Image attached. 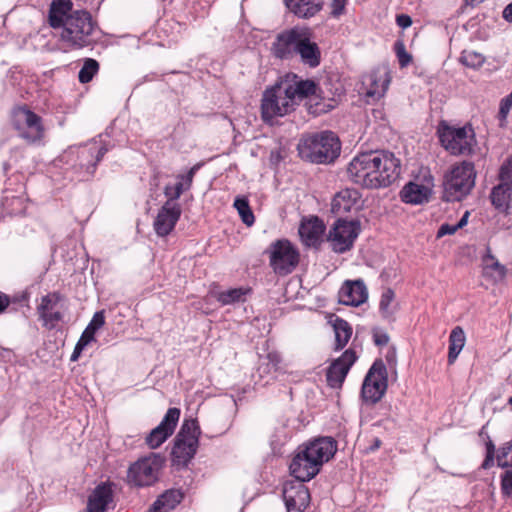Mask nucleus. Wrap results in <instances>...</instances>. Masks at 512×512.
I'll use <instances>...</instances> for the list:
<instances>
[{
	"label": "nucleus",
	"mask_w": 512,
	"mask_h": 512,
	"mask_svg": "<svg viewBox=\"0 0 512 512\" xmlns=\"http://www.w3.org/2000/svg\"><path fill=\"white\" fill-rule=\"evenodd\" d=\"M400 174V161L387 151H369L356 155L347 167L348 178L369 189L387 187Z\"/></svg>",
	"instance_id": "nucleus-1"
},
{
	"label": "nucleus",
	"mask_w": 512,
	"mask_h": 512,
	"mask_svg": "<svg viewBox=\"0 0 512 512\" xmlns=\"http://www.w3.org/2000/svg\"><path fill=\"white\" fill-rule=\"evenodd\" d=\"M49 24L61 28V40L72 49L92 44L96 32V23L85 10H73L71 0H53L49 9Z\"/></svg>",
	"instance_id": "nucleus-2"
},
{
	"label": "nucleus",
	"mask_w": 512,
	"mask_h": 512,
	"mask_svg": "<svg viewBox=\"0 0 512 512\" xmlns=\"http://www.w3.org/2000/svg\"><path fill=\"white\" fill-rule=\"evenodd\" d=\"M318 85L312 80H303L296 74H288L263 94L261 103L262 118L265 122L282 117L294 110L304 98L316 97Z\"/></svg>",
	"instance_id": "nucleus-3"
},
{
	"label": "nucleus",
	"mask_w": 512,
	"mask_h": 512,
	"mask_svg": "<svg viewBox=\"0 0 512 512\" xmlns=\"http://www.w3.org/2000/svg\"><path fill=\"white\" fill-rule=\"evenodd\" d=\"M271 52L280 60L299 56L300 61L310 68H316L321 63V50L312 40L310 30L305 27L295 26L278 33Z\"/></svg>",
	"instance_id": "nucleus-4"
},
{
	"label": "nucleus",
	"mask_w": 512,
	"mask_h": 512,
	"mask_svg": "<svg viewBox=\"0 0 512 512\" xmlns=\"http://www.w3.org/2000/svg\"><path fill=\"white\" fill-rule=\"evenodd\" d=\"M299 156L316 164L332 163L341 151V144L335 133L322 131L304 136L297 145Z\"/></svg>",
	"instance_id": "nucleus-5"
},
{
	"label": "nucleus",
	"mask_w": 512,
	"mask_h": 512,
	"mask_svg": "<svg viewBox=\"0 0 512 512\" xmlns=\"http://www.w3.org/2000/svg\"><path fill=\"white\" fill-rule=\"evenodd\" d=\"M475 178L476 171L472 162L455 164L444 176L443 198L449 202L460 201L474 187Z\"/></svg>",
	"instance_id": "nucleus-6"
},
{
	"label": "nucleus",
	"mask_w": 512,
	"mask_h": 512,
	"mask_svg": "<svg viewBox=\"0 0 512 512\" xmlns=\"http://www.w3.org/2000/svg\"><path fill=\"white\" fill-rule=\"evenodd\" d=\"M438 136L443 148L452 155H470L477 143L474 129L470 124L459 127L441 122Z\"/></svg>",
	"instance_id": "nucleus-7"
},
{
	"label": "nucleus",
	"mask_w": 512,
	"mask_h": 512,
	"mask_svg": "<svg viewBox=\"0 0 512 512\" xmlns=\"http://www.w3.org/2000/svg\"><path fill=\"white\" fill-rule=\"evenodd\" d=\"M269 258V266L279 276L292 273L300 262L297 247L287 239L273 241L264 252Z\"/></svg>",
	"instance_id": "nucleus-8"
},
{
	"label": "nucleus",
	"mask_w": 512,
	"mask_h": 512,
	"mask_svg": "<svg viewBox=\"0 0 512 512\" xmlns=\"http://www.w3.org/2000/svg\"><path fill=\"white\" fill-rule=\"evenodd\" d=\"M200 427L196 419L185 420L175 437L172 455L178 463L186 464L192 459L198 448Z\"/></svg>",
	"instance_id": "nucleus-9"
},
{
	"label": "nucleus",
	"mask_w": 512,
	"mask_h": 512,
	"mask_svg": "<svg viewBox=\"0 0 512 512\" xmlns=\"http://www.w3.org/2000/svg\"><path fill=\"white\" fill-rule=\"evenodd\" d=\"M12 124L19 137L28 143H36L44 137V127L39 115L27 107H17L12 112Z\"/></svg>",
	"instance_id": "nucleus-10"
},
{
	"label": "nucleus",
	"mask_w": 512,
	"mask_h": 512,
	"mask_svg": "<svg viewBox=\"0 0 512 512\" xmlns=\"http://www.w3.org/2000/svg\"><path fill=\"white\" fill-rule=\"evenodd\" d=\"M163 465V459L156 454L139 459L128 469V483L136 487L153 485L158 480V474Z\"/></svg>",
	"instance_id": "nucleus-11"
},
{
	"label": "nucleus",
	"mask_w": 512,
	"mask_h": 512,
	"mask_svg": "<svg viewBox=\"0 0 512 512\" xmlns=\"http://www.w3.org/2000/svg\"><path fill=\"white\" fill-rule=\"evenodd\" d=\"M387 389V369L381 359L370 367L362 384L361 395L365 402L375 404L381 400Z\"/></svg>",
	"instance_id": "nucleus-12"
},
{
	"label": "nucleus",
	"mask_w": 512,
	"mask_h": 512,
	"mask_svg": "<svg viewBox=\"0 0 512 512\" xmlns=\"http://www.w3.org/2000/svg\"><path fill=\"white\" fill-rule=\"evenodd\" d=\"M360 194L355 189H344L338 192L331 202V213L335 220L332 224H360V221L349 217L356 210Z\"/></svg>",
	"instance_id": "nucleus-13"
},
{
	"label": "nucleus",
	"mask_w": 512,
	"mask_h": 512,
	"mask_svg": "<svg viewBox=\"0 0 512 512\" xmlns=\"http://www.w3.org/2000/svg\"><path fill=\"white\" fill-rule=\"evenodd\" d=\"M179 417L180 409L169 408L160 424L146 437V444L152 449L160 447L173 434Z\"/></svg>",
	"instance_id": "nucleus-14"
},
{
	"label": "nucleus",
	"mask_w": 512,
	"mask_h": 512,
	"mask_svg": "<svg viewBox=\"0 0 512 512\" xmlns=\"http://www.w3.org/2000/svg\"><path fill=\"white\" fill-rule=\"evenodd\" d=\"M289 469L291 475L301 483L310 481L320 472L319 462L312 459L302 445L298 447Z\"/></svg>",
	"instance_id": "nucleus-15"
},
{
	"label": "nucleus",
	"mask_w": 512,
	"mask_h": 512,
	"mask_svg": "<svg viewBox=\"0 0 512 512\" xmlns=\"http://www.w3.org/2000/svg\"><path fill=\"white\" fill-rule=\"evenodd\" d=\"M361 232V226H332L326 240L335 253H345L352 249Z\"/></svg>",
	"instance_id": "nucleus-16"
},
{
	"label": "nucleus",
	"mask_w": 512,
	"mask_h": 512,
	"mask_svg": "<svg viewBox=\"0 0 512 512\" xmlns=\"http://www.w3.org/2000/svg\"><path fill=\"white\" fill-rule=\"evenodd\" d=\"M357 360L354 350L347 349L327 369L326 380L331 388H340L352 365Z\"/></svg>",
	"instance_id": "nucleus-17"
},
{
	"label": "nucleus",
	"mask_w": 512,
	"mask_h": 512,
	"mask_svg": "<svg viewBox=\"0 0 512 512\" xmlns=\"http://www.w3.org/2000/svg\"><path fill=\"white\" fill-rule=\"evenodd\" d=\"M312 459L319 462V468L328 462L337 451V442L332 437H318L302 445Z\"/></svg>",
	"instance_id": "nucleus-18"
},
{
	"label": "nucleus",
	"mask_w": 512,
	"mask_h": 512,
	"mask_svg": "<svg viewBox=\"0 0 512 512\" xmlns=\"http://www.w3.org/2000/svg\"><path fill=\"white\" fill-rule=\"evenodd\" d=\"M61 300V295L57 292L49 293L41 298V302L37 307V313L43 325L52 329L56 323L62 319V314L55 311V307Z\"/></svg>",
	"instance_id": "nucleus-19"
},
{
	"label": "nucleus",
	"mask_w": 512,
	"mask_h": 512,
	"mask_svg": "<svg viewBox=\"0 0 512 512\" xmlns=\"http://www.w3.org/2000/svg\"><path fill=\"white\" fill-rule=\"evenodd\" d=\"M283 498L287 512H303L309 504L310 493L308 488L300 483L297 486H285Z\"/></svg>",
	"instance_id": "nucleus-20"
},
{
	"label": "nucleus",
	"mask_w": 512,
	"mask_h": 512,
	"mask_svg": "<svg viewBox=\"0 0 512 512\" xmlns=\"http://www.w3.org/2000/svg\"><path fill=\"white\" fill-rule=\"evenodd\" d=\"M367 298V288L362 280L346 281L339 291V300L344 305L359 306Z\"/></svg>",
	"instance_id": "nucleus-21"
},
{
	"label": "nucleus",
	"mask_w": 512,
	"mask_h": 512,
	"mask_svg": "<svg viewBox=\"0 0 512 512\" xmlns=\"http://www.w3.org/2000/svg\"><path fill=\"white\" fill-rule=\"evenodd\" d=\"M389 83L390 78L388 72L385 69L382 71H373L363 80V84L367 86V97L374 99H380L385 95Z\"/></svg>",
	"instance_id": "nucleus-22"
},
{
	"label": "nucleus",
	"mask_w": 512,
	"mask_h": 512,
	"mask_svg": "<svg viewBox=\"0 0 512 512\" xmlns=\"http://www.w3.org/2000/svg\"><path fill=\"white\" fill-rule=\"evenodd\" d=\"M107 152L108 148L106 146H101L100 148L95 145L83 147L78 151L79 166L85 168L89 175H93L97 164Z\"/></svg>",
	"instance_id": "nucleus-23"
},
{
	"label": "nucleus",
	"mask_w": 512,
	"mask_h": 512,
	"mask_svg": "<svg viewBox=\"0 0 512 512\" xmlns=\"http://www.w3.org/2000/svg\"><path fill=\"white\" fill-rule=\"evenodd\" d=\"M113 499L111 486L106 483L99 484L89 496L87 512H105Z\"/></svg>",
	"instance_id": "nucleus-24"
},
{
	"label": "nucleus",
	"mask_w": 512,
	"mask_h": 512,
	"mask_svg": "<svg viewBox=\"0 0 512 512\" xmlns=\"http://www.w3.org/2000/svg\"><path fill=\"white\" fill-rule=\"evenodd\" d=\"M284 3L291 13L301 19L315 16L323 6V0H284Z\"/></svg>",
	"instance_id": "nucleus-25"
},
{
	"label": "nucleus",
	"mask_w": 512,
	"mask_h": 512,
	"mask_svg": "<svg viewBox=\"0 0 512 512\" xmlns=\"http://www.w3.org/2000/svg\"><path fill=\"white\" fill-rule=\"evenodd\" d=\"M326 226H299L298 235L305 248L319 249L325 240Z\"/></svg>",
	"instance_id": "nucleus-26"
},
{
	"label": "nucleus",
	"mask_w": 512,
	"mask_h": 512,
	"mask_svg": "<svg viewBox=\"0 0 512 512\" xmlns=\"http://www.w3.org/2000/svg\"><path fill=\"white\" fill-rule=\"evenodd\" d=\"M251 293L247 287L230 288L227 290H212L211 296L222 306L244 303L246 297Z\"/></svg>",
	"instance_id": "nucleus-27"
},
{
	"label": "nucleus",
	"mask_w": 512,
	"mask_h": 512,
	"mask_svg": "<svg viewBox=\"0 0 512 512\" xmlns=\"http://www.w3.org/2000/svg\"><path fill=\"white\" fill-rule=\"evenodd\" d=\"M482 264L485 277H490L494 282L505 278L507 269L495 258L489 246L486 247V254L482 257Z\"/></svg>",
	"instance_id": "nucleus-28"
},
{
	"label": "nucleus",
	"mask_w": 512,
	"mask_h": 512,
	"mask_svg": "<svg viewBox=\"0 0 512 512\" xmlns=\"http://www.w3.org/2000/svg\"><path fill=\"white\" fill-rule=\"evenodd\" d=\"M490 198L493 206L497 210L507 212L509 204L512 201V184L500 181V183L492 189Z\"/></svg>",
	"instance_id": "nucleus-29"
},
{
	"label": "nucleus",
	"mask_w": 512,
	"mask_h": 512,
	"mask_svg": "<svg viewBox=\"0 0 512 512\" xmlns=\"http://www.w3.org/2000/svg\"><path fill=\"white\" fill-rule=\"evenodd\" d=\"M429 189L424 185L410 182L401 191V198L405 203L421 204L428 200Z\"/></svg>",
	"instance_id": "nucleus-30"
},
{
	"label": "nucleus",
	"mask_w": 512,
	"mask_h": 512,
	"mask_svg": "<svg viewBox=\"0 0 512 512\" xmlns=\"http://www.w3.org/2000/svg\"><path fill=\"white\" fill-rule=\"evenodd\" d=\"M465 342L466 336L464 330L460 326H456L449 336L448 363L450 365L456 361L465 345Z\"/></svg>",
	"instance_id": "nucleus-31"
},
{
	"label": "nucleus",
	"mask_w": 512,
	"mask_h": 512,
	"mask_svg": "<svg viewBox=\"0 0 512 512\" xmlns=\"http://www.w3.org/2000/svg\"><path fill=\"white\" fill-rule=\"evenodd\" d=\"M181 215V207L177 201L167 200L158 213L154 224H176Z\"/></svg>",
	"instance_id": "nucleus-32"
},
{
	"label": "nucleus",
	"mask_w": 512,
	"mask_h": 512,
	"mask_svg": "<svg viewBox=\"0 0 512 512\" xmlns=\"http://www.w3.org/2000/svg\"><path fill=\"white\" fill-rule=\"evenodd\" d=\"M333 329L335 333V349L340 350L348 343L352 335V327L350 324L337 317L333 322Z\"/></svg>",
	"instance_id": "nucleus-33"
},
{
	"label": "nucleus",
	"mask_w": 512,
	"mask_h": 512,
	"mask_svg": "<svg viewBox=\"0 0 512 512\" xmlns=\"http://www.w3.org/2000/svg\"><path fill=\"white\" fill-rule=\"evenodd\" d=\"M182 494L178 490H168L160 495L154 502L155 509L162 508L165 512H170L182 500Z\"/></svg>",
	"instance_id": "nucleus-34"
},
{
	"label": "nucleus",
	"mask_w": 512,
	"mask_h": 512,
	"mask_svg": "<svg viewBox=\"0 0 512 512\" xmlns=\"http://www.w3.org/2000/svg\"><path fill=\"white\" fill-rule=\"evenodd\" d=\"M105 324V317L103 311H98L94 314L88 326L83 331L80 340L89 344L90 342L95 340V333L98 329H100Z\"/></svg>",
	"instance_id": "nucleus-35"
},
{
	"label": "nucleus",
	"mask_w": 512,
	"mask_h": 512,
	"mask_svg": "<svg viewBox=\"0 0 512 512\" xmlns=\"http://www.w3.org/2000/svg\"><path fill=\"white\" fill-rule=\"evenodd\" d=\"M98 70L99 63L95 59L87 58L79 71V81L83 84L90 82L93 79L94 75L98 72Z\"/></svg>",
	"instance_id": "nucleus-36"
},
{
	"label": "nucleus",
	"mask_w": 512,
	"mask_h": 512,
	"mask_svg": "<svg viewBox=\"0 0 512 512\" xmlns=\"http://www.w3.org/2000/svg\"><path fill=\"white\" fill-rule=\"evenodd\" d=\"M234 207L238 211V214L240 215L243 224L254 223V214L246 198L237 197L234 201Z\"/></svg>",
	"instance_id": "nucleus-37"
},
{
	"label": "nucleus",
	"mask_w": 512,
	"mask_h": 512,
	"mask_svg": "<svg viewBox=\"0 0 512 512\" xmlns=\"http://www.w3.org/2000/svg\"><path fill=\"white\" fill-rule=\"evenodd\" d=\"M484 61L485 57L476 51L464 50L460 56L463 65L474 69L481 67Z\"/></svg>",
	"instance_id": "nucleus-38"
},
{
	"label": "nucleus",
	"mask_w": 512,
	"mask_h": 512,
	"mask_svg": "<svg viewBox=\"0 0 512 512\" xmlns=\"http://www.w3.org/2000/svg\"><path fill=\"white\" fill-rule=\"evenodd\" d=\"M395 293L392 289L387 288L382 292L379 309L384 317H390L393 314L391 304L394 301Z\"/></svg>",
	"instance_id": "nucleus-39"
},
{
	"label": "nucleus",
	"mask_w": 512,
	"mask_h": 512,
	"mask_svg": "<svg viewBox=\"0 0 512 512\" xmlns=\"http://www.w3.org/2000/svg\"><path fill=\"white\" fill-rule=\"evenodd\" d=\"M497 464L501 468L512 467V441L504 445L497 454Z\"/></svg>",
	"instance_id": "nucleus-40"
},
{
	"label": "nucleus",
	"mask_w": 512,
	"mask_h": 512,
	"mask_svg": "<svg viewBox=\"0 0 512 512\" xmlns=\"http://www.w3.org/2000/svg\"><path fill=\"white\" fill-rule=\"evenodd\" d=\"M186 189L187 188H185L184 183L182 181H178L174 185H167L164 189V193L168 200L173 199V201H176Z\"/></svg>",
	"instance_id": "nucleus-41"
},
{
	"label": "nucleus",
	"mask_w": 512,
	"mask_h": 512,
	"mask_svg": "<svg viewBox=\"0 0 512 512\" xmlns=\"http://www.w3.org/2000/svg\"><path fill=\"white\" fill-rule=\"evenodd\" d=\"M501 490L504 496L512 497V467L501 477Z\"/></svg>",
	"instance_id": "nucleus-42"
},
{
	"label": "nucleus",
	"mask_w": 512,
	"mask_h": 512,
	"mask_svg": "<svg viewBox=\"0 0 512 512\" xmlns=\"http://www.w3.org/2000/svg\"><path fill=\"white\" fill-rule=\"evenodd\" d=\"M499 180L512 184V156L502 164L499 172Z\"/></svg>",
	"instance_id": "nucleus-43"
},
{
	"label": "nucleus",
	"mask_w": 512,
	"mask_h": 512,
	"mask_svg": "<svg viewBox=\"0 0 512 512\" xmlns=\"http://www.w3.org/2000/svg\"><path fill=\"white\" fill-rule=\"evenodd\" d=\"M511 108H512V102L508 101L504 97L500 102V108H499V119L501 122L506 121Z\"/></svg>",
	"instance_id": "nucleus-44"
},
{
	"label": "nucleus",
	"mask_w": 512,
	"mask_h": 512,
	"mask_svg": "<svg viewBox=\"0 0 512 512\" xmlns=\"http://www.w3.org/2000/svg\"><path fill=\"white\" fill-rule=\"evenodd\" d=\"M346 2H347V0H332V3H331L332 16L339 17L340 15H342L345 10Z\"/></svg>",
	"instance_id": "nucleus-45"
},
{
	"label": "nucleus",
	"mask_w": 512,
	"mask_h": 512,
	"mask_svg": "<svg viewBox=\"0 0 512 512\" xmlns=\"http://www.w3.org/2000/svg\"><path fill=\"white\" fill-rule=\"evenodd\" d=\"M199 168V165H195L193 166L186 175H181L179 176V181H182L184 183V186L185 188L189 189L191 184H192V181H193V177L196 173V171L198 170Z\"/></svg>",
	"instance_id": "nucleus-46"
},
{
	"label": "nucleus",
	"mask_w": 512,
	"mask_h": 512,
	"mask_svg": "<svg viewBox=\"0 0 512 512\" xmlns=\"http://www.w3.org/2000/svg\"><path fill=\"white\" fill-rule=\"evenodd\" d=\"M373 339L377 346H384L389 342L388 334L377 330L373 332Z\"/></svg>",
	"instance_id": "nucleus-47"
},
{
	"label": "nucleus",
	"mask_w": 512,
	"mask_h": 512,
	"mask_svg": "<svg viewBox=\"0 0 512 512\" xmlns=\"http://www.w3.org/2000/svg\"><path fill=\"white\" fill-rule=\"evenodd\" d=\"M463 226H440V229L437 232L436 237L441 238L445 235H453L459 228Z\"/></svg>",
	"instance_id": "nucleus-48"
},
{
	"label": "nucleus",
	"mask_w": 512,
	"mask_h": 512,
	"mask_svg": "<svg viewBox=\"0 0 512 512\" xmlns=\"http://www.w3.org/2000/svg\"><path fill=\"white\" fill-rule=\"evenodd\" d=\"M396 23L399 27L406 29L412 25V19L407 14H400L396 17Z\"/></svg>",
	"instance_id": "nucleus-49"
},
{
	"label": "nucleus",
	"mask_w": 512,
	"mask_h": 512,
	"mask_svg": "<svg viewBox=\"0 0 512 512\" xmlns=\"http://www.w3.org/2000/svg\"><path fill=\"white\" fill-rule=\"evenodd\" d=\"M397 56L399 58V63L401 66H406L411 61V56L408 53H406L402 45L399 49H397Z\"/></svg>",
	"instance_id": "nucleus-50"
},
{
	"label": "nucleus",
	"mask_w": 512,
	"mask_h": 512,
	"mask_svg": "<svg viewBox=\"0 0 512 512\" xmlns=\"http://www.w3.org/2000/svg\"><path fill=\"white\" fill-rule=\"evenodd\" d=\"M88 344H86L85 342H83L82 340H78L75 348H74V351L71 355V361H76L78 360V358L80 357L81 355V352L83 351V349L87 346Z\"/></svg>",
	"instance_id": "nucleus-51"
},
{
	"label": "nucleus",
	"mask_w": 512,
	"mask_h": 512,
	"mask_svg": "<svg viewBox=\"0 0 512 512\" xmlns=\"http://www.w3.org/2000/svg\"><path fill=\"white\" fill-rule=\"evenodd\" d=\"M174 226H153L155 235L157 237H165L169 235Z\"/></svg>",
	"instance_id": "nucleus-52"
},
{
	"label": "nucleus",
	"mask_w": 512,
	"mask_h": 512,
	"mask_svg": "<svg viewBox=\"0 0 512 512\" xmlns=\"http://www.w3.org/2000/svg\"><path fill=\"white\" fill-rule=\"evenodd\" d=\"M267 359L269 360V363L266 366L267 367L271 366V368L276 371L278 369V363L280 361L278 354L269 353L267 356Z\"/></svg>",
	"instance_id": "nucleus-53"
},
{
	"label": "nucleus",
	"mask_w": 512,
	"mask_h": 512,
	"mask_svg": "<svg viewBox=\"0 0 512 512\" xmlns=\"http://www.w3.org/2000/svg\"><path fill=\"white\" fill-rule=\"evenodd\" d=\"M9 304L10 298L6 294L0 292V314L5 311Z\"/></svg>",
	"instance_id": "nucleus-54"
},
{
	"label": "nucleus",
	"mask_w": 512,
	"mask_h": 512,
	"mask_svg": "<svg viewBox=\"0 0 512 512\" xmlns=\"http://www.w3.org/2000/svg\"><path fill=\"white\" fill-rule=\"evenodd\" d=\"M503 18L508 22H512V2L504 8Z\"/></svg>",
	"instance_id": "nucleus-55"
},
{
	"label": "nucleus",
	"mask_w": 512,
	"mask_h": 512,
	"mask_svg": "<svg viewBox=\"0 0 512 512\" xmlns=\"http://www.w3.org/2000/svg\"><path fill=\"white\" fill-rule=\"evenodd\" d=\"M299 224H323V221L320 220L317 216H312L308 220H306L305 218L301 219Z\"/></svg>",
	"instance_id": "nucleus-56"
},
{
	"label": "nucleus",
	"mask_w": 512,
	"mask_h": 512,
	"mask_svg": "<svg viewBox=\"0 0 512 512\" xmlns=\"http://www.w3.org/2000/svg\"><path fill=\"white\" fill-rule=\"evenodd\" d=\"M495 455L486 454V457L482 463V468L488 469L493 465Z\"/></svg>",
	"instance_id": "nucleus-57"
},
{
	"label": "nucleus",
	"mask_w": 512,
	"mask_h": 512,
	"mask_svg": "<svg viewBox=\"0 0 512 512\" xmlns=\"http://www.w3.org/2000/svg\"><path fill=\"white\" fill-rule=\"evenodd\" d=\"M486 454L495 455V445L491 440L486 443Z\"/></svg>",
	"instance_id": "nucleus-58"
},
{
	"label": "nucleus",
	"mask_w": 512,
	"mask_h": 512,
	"mask_svg": "<svg viewBox=\"0 0 512 512\" xmlns=\"http://www.w3.org/2000/svg\"><path fill=\"white\" fill-rule=\"evenodd\" d=\"M468 217H469V212L466 211L463 216L460 218V220L456 223V224H459V225H464V224H467L468 222Z\"/></svg>",
	"instance_id": "nucleus-59"
},
{
	"label": "nucleus",
	"mask_w": 512,
	"mask_h": 512,
	"mask_svg": "<svg viewBox=\"0 0 512 512\" xmlns=\"http://www.w3.org/2000/svg\"><path fill=\"white\" fill-rule=\"evenodd\" d=\"M465 4L471 7H475L482 3L484 0H464Z\"/></svg>",
	"instance_id": "nucleus-60"
},
{
	"label": "nucleus",
	"mask_w": 512,
	"mask_h": 512,
	"mask_svg": "<svg viewBox=\"0 0 512 512\" xmlns=\"http://www.w3.org/2000/svg\"><path fill=\"white\" fill-rule=\"evenodd\" d=\"M381 446V440L376 438L374 440V443L373 445L369 448L370 451H375L376 449H378L379 447Z\"/></svg>",
	"instance_id": "nucleus-61"
},
{
	"label": "nucleus",
	"mask_w": 512,
	"mask_h": 512,
	"mask_svg": "<svg viewBox=\"0 0 512 512\" xmlns=\"http://www.w3.org/2000/svg\"><path fill=\"white\" fill-rule=\"evenodd\" d=\"M148 512H165L162 510V508L159 507V509H155V504L153 503L152 507L149 509Z\"/></svg>",
	"instance_id": "nucleus-62"
},
{
	"label": "nucleus",
	"mask_w": 512,
	"mask_h": 512,
	"mask_svg": "<svg viewBox=\"0 0 512 512\" xmlns=\"http://www.w3.org/2000/svg\"><path fill=\"white\" fill-rule=\"evenodd\" d=\"M393 357H394V351H393L391 354H390V353H388V354H387V356H386V358H387V360H388L389 362H390V361H392Z\"/></svg>",
	"instance_id": "nucleus-63"
},
{
	"label": "nucleus",
	"mask_w": 512,
	"mask_h": 512,
	"mask_svg": "<svg viewBox=\"0 0 512 512\" xmlns=\"http://www.w3.org/2000/svg\"><path fill=\"white\" fill-rule=\"evenodd\" d=\"M509 404L512 406V396L509 399Z\"/></svg>",
	"instance_id": "nucleus-64"
}]
</instances>
